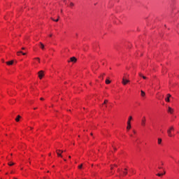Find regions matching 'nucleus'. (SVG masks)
Segmentation results:
<instances>
[{
	"label": "nucleus",
	"instance_id": "f257e3e1",
	"mask_svg": "<svg viewBox=\"0 0 179 179\" xmlns=\"http://www.w3.org/2000/svg\"><path fill=\"white\" fill-rule=\"evenodd\" d=\"M173 132H174V127L171 126L167 130L168 136H169V138H173V136H174Z\"/></svg>",
	"mask_w": 179,
	"mask_h": 179
},
{
	"label": "nucleus",
	"instance_id": "f03ea898",
	"mask_svg": "<svg viewBox=\"0 0 179 179\" xmlns=\"http://www.w3.org/2000/svg\"><path fill=\"white\" fill-rule=\"evenodd\" d=\"M122 85H127V83H129V80L127 79V77H123L122 78Z\"/></svg>",
	"mask_w": 179,
	"mask_h": 179
},
{
	"label": "nucleus",
	"instance_id": "7ed1b4c3",
	"mask_svg": "<svg viewBox=\"0 0 179 179\" xmlns=\"http://www.w3.org/2000/svg\"><path fill=\"white\" fill-rule=\"evenodd\" d=\"M38 73L39 79H43V76H44V71H40Z\"/></svg>",
	"mask_w": 179,
	"mask_h": 179
},
{
	"label": "nucleus",
	"instance_id": "20e7f679",
	"mask_svg": "<svg viewBox=\"0 0 179 179\" xmlns=\"http://www.w3.org/2000/svg\"><path fill=\"white\" fill-rule=\"evenodd\" d=\"M141 125L142 127H145V125H146V117H143L141 120Z\"/></svg>",
	"mask_w": 179,
	"mask_h": 179
},
{
	"label": "nucleus",
	"instance_id": "39448f33",
	"mask_svg": "<svg viewBox=\"0 0 179 179\" xmlns=\"http://www.w3.org/2000/svg\"><path fill=\"white\" fill-rule=\"evenodd\" d=\"M78 61V59H76V57H73L70 58V60L68 61V62H76Z\"/></svg>",
	"mask_w": 179,
	"mask_h": 179
},
{
	"label": "nucleus",
	"instance_id": "423d86ee",
	"mask_svg": "<svg viewBox=\"0 0 179 179\" xmlns=\"http://www.w3.org/2000/svg\"><path fill=\"white\" fill-rule=\"evenodd\" d=\"M168 113H169V114H173V113H174V109H173L171 107L169 106L168 107Z\"/></svg>",
	"mask_w": 179,
	"mask_h": 179
},
{
	"label": "nucleus",
	"instance_id": "0eeeda50",
	"mask_svg": "<svg viewBox=\"0 0 179 179\" xmlns=\"http://www.w3.org/2000/svg\"><path fill=\"white\" fill-rule=\"evenodd\" d=\"M170 97H171V94H167V97L165 99V101H166L167 103H170Z\"/></svg>",
	"mask_w": 179,
	"mask_h": 179
},
{
	"label": "nucleus",
	"instance_id": "6e6552de",
	"mask_svg": "<svg viewBox=\"0 0 179 179\" xmlns=\"http://www.w3.org/2000/svg\"><path fill=\"white\" fill-rule=\"evenodd\" d=\"M59 152H61V150H56V153H57L58 157H62V154L59 153Z\"/></svg>",
	"mask_w": 179,
	"mask_h": 179
},
{
	"label": "nucleus",
	"instance_id": "1a4fd4ad",
	"mask_svg": "<svg viewBox=\"0 0 179 179\" xmlns=\"http://www.w3.org/2000/svg\"><path fill=\"white\" fill-rule=\"evenodd\" d=\"M141 97H145V96H146V94L145 93V92H143V90L141 91Z\"/></svg>",
	"mask_w": 179,
	"mask_h": 179
},
{
	"label": "nucleus",
	"instance_id": "9d476101",
	"mask_svg": "<svg viewBox=\"0 0 179 179\" xmlns=\"http://www.w3.org/2000/svg\"><path fill=\"white\" fill-rule=\"evenodd\" d=\"M20 118H22V117H21L20 115H17V118H15V121H16L17 122H19Z\"/></svg>",
	"mask_w": 179,
	"mask_h": 179
},
{
	"label": "nucleus",
	"instance_id": "9b49d317",
	"mask_svg": "<svg viewBox=\"0 0 179 179\" xmlns=\"http://www.w3.org/2000/svg\"><path fill=\"white\" fill-rule=\"evenodd\" d=\"M7 65H13V60L6 62Z\"/></svg>",
	"mask_w": 179,
	"mask_h": 179
},
{
	"label": "nucleus",
	"instance_id": "f8f14e48",
	"mask_svg": "<svg viewBox=\"0 0 179 179\" xmlns=\"http://www.w3.org/2000/svg\"><path fill=\"white\" fill-rule=\"evenodd\" d=\"M162 138H158V141H157L158 145H162Z\"/></svg>",
	"mask_w": 179,
	"mask_h": 179
},
{
	"label": "nucleus",
	"instance_id": "ddd939ff",
	"mask_svg": "<svg viewBox=\"0 0 179 179\" xmlns=\"http://www.w3.org/2000/svg\"><path fill=\"white\" fill-rule=\"evenodd\" d=\"M132 120V116H129L128 121H127V124H131V120Z\"/></svg>",
	"mask_w": 179,
	"mask_h": 179
},
{
	"label": "nucleus",
	"instance_id": "4468645a",
	"mask_svg": "<svg viewBox=\"0 0 179 179\" xmlns=\"http://www.w3.org/2000/svg\"><path fill=\"white\" fill-rule=\"evenodd\" d=\"M164 174H166V171H164V173H157V176L158 177H162V176H164Z\"/></svg>",
	"mask_w": 179,
	"mask_h": 179
},
{
	"label": "nucleus",
	"instance_id": "2eb2a0df",
	"mask_svg": "<svg viewBox=\"0 0 179 179\" xmlns=\"http://www.w3.org/2000/svg\"><path fill=\"white\" fill-rule=\"evenodd\" d=\"M39 45H40L41 48L42 50H44V44H43V43H40Z\"/></svg>",
	"mask_w": 179,
	"mask_h": 179
},
{
	"label": "nucleus",
	"instance_id": "dca6fc26",
	"mask_svg": "<svg viewBox=\"0 0 179 179\" xmlns=\"http://www.w3.org/2000/svg\"><path fill=\"white\" fill-rule=\"evenodd\" d=\"M127 129L128 130V131H129V129H131V124H127Z\"/></svg>",
	"mask_w": 179,
	"mask_h": 179
},
{
	"label": "nucleus",
	"instance_id": "f3484780",
	"mask_svg": "<svg viewBox=\"0 0 179 179\" xmlns=\"http://www.w3.org/2000/svg\"><path fill=\"white\" fill-rule=\"evenodd\" d=\"M106 85H110L111 83V81L110 80H106Z\"/></svg>",
	"mask_w": 179,
	"mask_h": 179
},
{
	"label": "nucleus",
	"instance_id": "a211bd4d",
	"mask_svg": "<svg viewBox=\"0 0 179 179\" xmlns=\"http://www.w3.org/2000/svg\"><path fill=\"white\" fill-rule=\"evenodd\" d=\"M127 170H128V169H124V171H123V173L124 174V176H127V174H128V172H127Z\"/></svg>",
	"mask_w": 179,
	"mask_h": 179
},
{
	"label": "nucleus",
	"instance_id": "6ab92c4d",
	"mask_svg": "<svg viewBox=\"0 0 179 179\" xmlns=\"http://www.w3.org/2000/svg\"><path fill=\"white\" fill-rule=\"evenodd\" d=\"M52 20H53V22H58V20H59V19H57V20H54V18H51Z\"/></svg>",
	"mask_w": 179,
	"mask_h": 179
},
{
	"label": "nucleus",
	"instance_id": "aec40b11",
	"mask_svg": "<svg viewBox=\"0 0 179 179\" xmlns=\"http://www.w3.org/2000/svg\"><path fill=\"white\" fill-rule=\"evenodd\" d=\"M22 51H18V52H17V55H20V54H22Z\"/></svg>",
	"mask_w": 179,
	"mask_h": 179
},
{
	"label": "nucleus",
	"instance_id": "412c9836",
	"mask_svg": "<svg viewBox=\"0 0 179 179\" xmlns=\"http://www.w3.org/2000/svg\"><path fill=\"white\" fill-rule=\"evenodd\" d=\"M107 103H108V100L106 99L103 102V104H107Z\"/></svg>",
	"mask_w": 179,
	"mask_h": 179
},
{
	"label": "nucleus",
	"instance_id": "4be33fe9",
	"mask_svg": "<svg viewBox=\"0 0 179 179\" xmlns=\"http://www.w3.org/2000/svg\"><path fill=\"white\" fill-rule=\"evenodd\" d=\"M15 163H8V166H14Z\"/></svg>",
	"mask_w": 179,
	"mask_h": 179
},
{
	"label": "nucleus",
	"instance_id": "5701e85b",
	"mask_svg": "<svg viewBox=\"0 0 179 179\" xmlns=\"http://www.w3.org/2000/svg\"><path fill=\"white\" fill-rule=\"evenodd\" d=\"M74 3H70V6H74Z\"/></svg>",
	"mask_w": 179,
	"mask_h": 179
},
{
	"label": "nucleus",
	"instance_id": "b1692460",
	"mask_svg": "<svg viewBox=\"0 0 179 179\" xmlns=\"http://www.w3.org/2000/svg\"><path fill=\"white\" fill-rule=\"evenodd\" d=\"M83 166V165L81 164V165L78 166V169H82Z\"/></svg>",
	"mask_w": 179,
	"mask_h": 179
},
{
	"label": "nucleus",
	"instance_id": "393cba45",
	"mask_svg": "<svg viewBox=\"0 0 179 179\" xmlns=\"http://www.w3.org/2000/svg\"><path fill=\"white\" fill-rule=\"evenodd\" d=\"M35 59H37V60H38V62H40V58L36 57V58H35Z\"/></svg>",
	"mask_w": 179,
	"mask_h": 179
},
{
	"label": "nucleus",
	"instance_id": "a878e982",
	"mask_svg": "<svg viewBox=\"0 0 179 179\" xmlns=\"http://www.w3.org/2000/svg\"><path fill=\"white\" fill-rule=\"evenodd\" d=\"M139 76H141V78H143V75H142V73H139Z\"/></svg>",
	"mask_w": 179,
	"mask_h": 179
},
{
	"label": "nucleus",
	"instance_id": "bb28decb",
	"mask_svg": "<svg viewBox=\"0 0 179 179\" xmlns=\"http://www.w3.org/2000/svg\"><path fill=\"white\" fill-rule=\"evenodd\" d=\"M142 78L143 79H147L146 76H144Z\"/></svg>",
	"mask_w": 179,
	"mask_h": 179
},
{
	"label": "nucleus",
	"instance_id": "cd10ccee",
	"mask_svg": "<svg viewBox=\"0 0 179 179\" xmlns=\"http://www.w3.org/2000/svg\"><path fill=\"white\" fill-rule=\"evenodd\" d=\"M21 54H22V55H26V53H24V52H22V53H21Z\"/></svg>",
	"mask_w": 179,
	"mask_h": 179
},
{
	"label": "nucleus",
	"instance_id": "c85d7f7f",
	"mask_svg": "<svg viewBox=\"0 0 179 179\" xmlns=\"http://www.w3.org/2000/svg\"><path fill=\"white\" fill-rule=\"evenodd\" d=\"M59 152H61V154L64 153V150H60Z\"/></svg>",
	"mask_w": 179,
	"mask_h": 179
},
{
	"label": "nucleus",
	"instance_id": "c756f323",
	"mask_svg": "<svg viewBox=\"0 0 179 179\" xmlns=\"http://www.w3.org/2000/svg\"><path fill=\"white\" fill-rule=\"evenodd\" d=\"M159 170H161V169H163L162 166H159Z\"/></svg>",
	"mask_w": 179,
	"mask_h": 179
},
{
	"label": "nucleus",
	"instance_id": "7c9ffc66",
	"mask_svg": "<svg viewBox=\"0 0 179 179\" xmlns=\"http://www.w3.org/2000/svg\"><path fill=\"white\" fill-rule=\"evenodd\" d=\"M49 37H52V34L49 35Z\"/></svg>",
	"mask_w": 179,
	"mask_h": 179
},
{
	"label": "nucleus",
	"instance_id": "2f4dec72",
	"mask_svg": "<svg viewBox=\"0 0 179 179\" xmlns=\"http://www.w3.org/2000/svg\"><path fill=\"white\" fill-rule=\"evenodd\" d=\"M22 50H26V48H22Z\"/></svg>",
	"mask_w": 179,
	"mask_h": 179
},
{
	"label": "nucleus",
	"instance_id": "473e14b6",
	"mask_svg": "<svg viewBox=\"0 0 179 179\" xmlns=\"http://www.w3.org/2000/svg\"><path fill=\"white\" fill-rule=\"evenodd\" d=\"M90 135H91V136H93V133H91Z\"/></svg>",
	"mask_w": 179,
	"mask_h": 179
},
{
	"label": "nucleus",
	"instance_id": "72a5a7b5",
	"mask_svg": "<svg viewBox=\"0 0 179 179\" xmlns=\"http://www.w3.org/2000/svg\"><path fill=\"white\" fill-rule=\"evenodd\" d=\"M41 100H44V98H41Z\"/></svg>",
	"mask_w": 179,
	"mask_h": 179
},
{
	"label": "nucleus",
	"instance_id": "f704fd0d",
	"mask_svg": "<svg viewBox=\"0 0 179 179\" xmlns=\"http://www.w3.org/2000/svg\"><path fill=\"white\" fill-rule=\"evenodd\" d=\"M34 110H37V108H34Z\"/></svg>",
	"mask_w": 179,
	"mask_h": 179
},
{
	"label": "nucleus",
	"instance_id": "c9c22d12",
	"mask_svg": "<svg viewBox=\"0 0 179 179\" xmlns=\"http://www.w3.org/2000/svg\"><path fill=\"white\" fill-rule=\"evenodd\" d=\"M134 134H136V131H134Z\"/></svg>",
	"mask_w": 179,
	"mask_h": 179
},
{
	"label": "nucleus",
	"instance_id": "e433bc0d",
	"mask_svg": "<svg viewBox=\"0 0 179 179\" xmlns=\"http://www.w3.org/2000/svg\"><path fill=\"white\" fill-rule=\"evenodd\" d=\"M57 17H58L57 19H59V15H58Z\"/></svg>",
	"mask_w": 179,
	"mask_h": 179
},
{
	"label": "nucleus",
	"instance_id": "4c0bfd02",
	"mask_svg": "<svg viewBox=\"0 0 179 179\" xmlns=\"http://www.w3.org/2000/svg\"><path fill=\"white\" fill-rule=\"evenodd\" d=\"M114 150H117V148H115Z\"/></svg>",
	"mask_w": 179,
	"mask_h": 179
},
{
	"label": "nucleus",
	"instance_id": "58836bf2",
	"mask_svg": "<svg viewBox=\"0 0 179 179\" xmlns=\"http://www.w3.org/2000/svg\"><path fill=\"white\" fill-rule=\"evenodd\" d=\"M69 159H71V156H69Z\"/></svg>",
	"mask_w": 179,
	"mask_h": 179
},
{
	"label": "nucleus",
	"instance_id": "ea45409f",
	"mask_svg": "<svg viewBox=\"0 0 179 179\" xmlns=\"http://www.w3.org/2000/svg\"><path fill=\"white\" fill-rule=\"evenodd\" d=\"M49 156H51V153L49 154Z\"/></svg>",
	"mask_w": 179,
	"mask_h": 179
},
{
	"label": "nucleus",
	"instance_id": "a19ab883",
	"mask_svg": "<svg viewBox=\"0 0 179 179\" xmlns=\"http://www.w3.org/2000/svg\"><path fill=\"white\" fill-rule=\"evenodd\" d=\"M61 13H62V10H61Z\"/></svg>",
	"mask_w": 179,
	"mask_h": 179
},
{
	"label": "nucleus",
	"instance_id": "79ce46f5",
	"mask_svg": "<svg viewBox=\"0 0 179 179\" xmlns=\"http://www.w3.org/2000/svg\"><path fill=\"white\" fill-rule=\"evenodd\" d=\"M3 61V62H5V60H2Z\"/></svg>",
	"mask_w": 179,
	"mask_h": 179
},
{
	"label": "nucleus",
	"instance_id": "37998d69",
	"mask_svg": "<svg viewBox=\"0 0 179 179\" xmlns=\"http://www.w3.org/2000/svg\"><path fill=\"white\" fill-rule=\"evenodd\" d=\"M64 162H66V159H64Z\"/></svg>",
	"mask_w": 179,
	"mask_h": 179
},
{
	"label": "nucleus",
	"instance_id": "c03bdc74",
	"mask_svg": "<svg viewBox=\"0 0 179 179\" xmlns=\"http://www.w3.org/2000/svg\"><path fill=\"white\" fill-rule=\"evenodd\" d=\"M13 171H11V174H13Z\"/></svg>",
	"mask_w": 179,
	"mask_h": 179
},
{
	"label": "nucleus",
	"instance_id": "a18cd8bd",
	"mask_svg": "<svg viewBox=\"0 0 179 179\" xmlns=\"http://www.w3.org/2000/svg\"><path fill=\"white\" fill-rule=\"evenodd\" d=\"M162 165L163 166V162H162Z\"/></svg>",
	"mask_w": 179,
	"mask_h": 179
},
{
	"label": "nucleus",
	"instance_id": "49530a36",
	"mask_svg": "<svg viewBox=\"0 0 179 179\" xmlns=\"http://www.w3.org/2000/svg\"><path fill=\"white\" fill-rule=\"evenodd\" d=\"M31 129H33V128H32V127H31Z\"/></svg>",
	"mask_w": 179,
	"mask_h": 179
},
{
	"label": "nucleus",
	"instance_id": "de8ad7c7",
	"mask_svg": "<svg viewBox=\"0 0 179 179\" xmlns=\"http://www.w3.org/2000/svg\"><path fill=\"white\" fill-rule=\"evenodd\" d=\"M117 171H120V169H118Z\"/></svg>",
	"mask_w": 179,
	"mask_h": 179
},
{
	"label": "nucleus",
	"instance_id": "09e8293b",
	"mask_svg": "<svg viewBox=\"0 0 179 179\" xmlns=\"http://www.w3.org/2000/svg\"><path fill=\"white\" fill-rule=\"evenodd\" d=\"M14 179H17V178H14Z\"/></svg>",
	"mask_w": 179,
	"mask_h": 179
}]
</instances>
